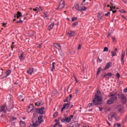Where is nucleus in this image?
Masks as SVG:
<instances>
[{
  "instance_id": "f257e3e1",
  "label": "nucleus",
  "mask_w": 127,
  "mask_h": 127,
  "mask_svg": "<svg viewBox=\"0 0 127 127\" xmlns=\"http://www.w3.org/2000/svg\"><path fill=\"white\" fill-rule=\"evenodd\" d=\"M97 94L98 95H97ZM101 91L99 90L97 91V93H95V97L93 99L92 102L93 105L95 106H99V105H102L101 101H102V97L100 96L101 95Z\"/></svg>"
},
{
  "instance_id": "f03ea898",
  "label": "nucleus",
  "mask_w": 127,
  "mask_h": 127,
  "mask_svg": "<svg viewBox=\"0 0 127 127\" xmlns=\"http://www.w3.org/2000/svg\"><path fill=\"white\" fill-rule=\"evenodd\" d=\"M118 96L119 98H121V102L123 104H126L127 103V97L125 96L123 93H120L118 94Z\"/></svg>"
},
{
  "instance_id": "7ed1b4c3",
  "label": "nucleus",
  "mask_w": 127,
  "mask_h": 127,
  "mask_svg": "<svg viewBox=\"0 0 127 127\" xmlns=\"http://www.w3.org/2000/svg\"><path fill=\"white\" fill-rule=\"evenodd\" d=\"M118 92H116L114 94H111L109 97H110V99L112 100L113 101L115 102L116 100H118Z\"/></svg>"
},
{
  "instance_id": "20e7f679",
  "label": "nucleus",
  "mask_w": 127,
  "mask_h": 127,
  "mask_svg": "<svg viewBox=\"0 0 127 127\" xmlns=\"http://www.w3.org/2000/svg\"><path fill=\"white\" fill-rule=\"evenodd\" d=\"M44 107H41V108H36V112L40 115H45V112H44Z\"/></svg>"
},
{
  "instance_id": "39448f33",
  "label": "nucleus",
  "mask_w": 127,
  "mask_h": 127,
  "mask_svg": "<svg viewBox=\"0 0 127 127\" xmlns=\"http://www.w3.org/2000/svg\"><path fill=\"white\" fill-rule=\"evenodd\" d=\"M71 120L72 119L69 117H65L64 118H63L62 119H61V121L63 124H65V123L68 124L70 123V122H71Z\"/></svg>"
},
{
  "instance_id": "423d86ee",
  "label": "nucleus",
  "mask_w": 127,
  "mask_h": 127,
  "mask_svg": "<svg viewBox=\"0 0 127 127\" xmlns=\"http://www.w3.org/2000/svg\"><path fill=\"white\" fill-rule=\"evenodd\" d=\"M6 110H7V107L4 105H1L0 109V113L3 112L4 114H6Z\"/></svg>"
},
{
  "instance_id": "0eeeda50",
  "label": "nucleus",
  "mask_w": 127,
  "mask_h": 127,
  "mask_svg": "<svg viewBox=\"0 0 127 127\" xmlns=\"http://www.w3.org/2000/svg\"><path fill=\"white\" fill-rule=\"evenodd\" d=\"M112 66H113V63H112V62H108L106 66H105L104 70H106L107 69H109V68H111V67H112Z\"/></svg>"
},
{
  "instance_id": "6e6552de",
  "label": "nucleus",
  "mask_w": 127,
  "mask_h": 127,
  "mask_svg": "<svg viewBox=\"0 0 127 127\" xmlns=\"http://www.w3.org/2000/svg\"><path fill=\"white\" fill-rule=\"evenodd\" d=\"M81 124L78 123V122L75 121L72 123V126L71 127H79Z\"/></svg>"
},
{
  "instance_id": "1a4fd4ad",
  "label": "nucleus",
  "mask_w": 127,
  "mask_h": 127,
  "mask_svg": "<svg viewBox=\"0 0 127 127\" xmlns=\"http://www.w3.org/2000/svg\"><path fill=\"white\" fill-rule=\"evenodd\" d=\"M67 35H68L69 37H73L75 35V31H70V32L67 33Z\"/></svg>"
},
{
  "instance_id": "9d476101",
  "label": "nucleus",
  "mask_w": 127,
  "mask_h": 127,
  "mask_svg": "<svg viewBox=\"0 0 127 127\" xmlns=\"http://www.w3.org/2000/svg\"><path fill=\"white\" fill-rule=\"evenodd\" d=\"M64 7H65V1H64L62 4H60L57 9H62V8H64Z\"/></svg>"
},
{
  "instance_id": "9b49d317",
  "label": "nucleus",
  "mask_w": 127,
  "mask_h": 127,
  "mask_svg": "<svg viewBox=\"0 0 127 127\" xmlns=\"http://www.w3.org/2000/svg\"><path fill=\"white\" fill-rule=\"evenodd\" d=\"M117 110H118L119 112H122L123 109H124V105H119L117 107Z\"/></svg>"
},
{
  "instance_id": "f8f14e48",
  "label": "nucleus",
  "mask_w": 127,
  "mask_h": 127,
  "mask_svg": "<svg viewBox=\"0 0 127 127\" xmlns=\"http://www.w3.org/2000/svg\"><path fill=\"white\" fill-rule=\"evenodd\" d=\"M54 45L56 48H57L59 50H61V46L59 44L54 43Z\"/></svg>"
},
{
  "instance_id": "ddd939ff",
  "label": "nucleus",
  "mask_w": 127,
  "mask_h": 127,
  "mask_svg": "<svg viewBox=\"0 0 127 127\" xmlns=\"http://www.w3.org/2000/svg\"><path fill=\"white\" fill-rule=\"evenodd\" d=\"M43 118V115H41L39 116L38 118V120L39 121V123L40 124H41V123H43V119H42Z\"/></svg>"
},
{
  "instance_id": "4468645a",
  "label": "nucleus",
  "mask_w": 127,
  "mask_h": 127,
  "mask_svg": "<svg viewBox=\"0 0 127 127\" xmlns=\"http://www.w3.org/2000/svg\"><path fill=\"white\" fill-rule=\"evenodd\" d=\"M113 75V73L112 72H109L106 74H105L103 78H109L110 77H112V75Z\"/></svg>"
},
{
  "instance_id": "2eb2a0df",
  "label": "nucleus",
  "mask_w": 127,
  "mask_h": 127,
  "mask_svg": "<svg viewBox=\"0 0 127 127\" xmlns=\"http://www.w3.org/2000/svg\"><path fill=\"white\" fill-rule=\"evenodd\" d=\"M75 7L76 10H78V11H81V9H80V4H79V3H76V4L75 5Z\"/></svg>"
},
{
  "instance_id": "dca6fc26",
  "label": "nucleus",
  "mask_w": 127,
  "mask_h": 127,
  "mask_svg": "<svg viewBox=\"0 0 127 127\" xmlns=\"http://www.w3.org/2000/svg\"><path fill=\"white\" fill-rule=\"evenodd\" d=\"M43 103H42V101H38L35 103V106H37L38 107H39V106H43Z\"/></svg>"
},
{
  "instance_id": "f3484780",
  "label": "nucleus",
  "mask_w": 127,
  "mask_h": 127,
  "mask_svg": "<svg viewBox=\"0 0 127 127\" xmlns=\"http://www.w3.org/2000/svg\"><path fill=\"white\" fill-rule=\"evenodd\" d=\"M114 102L113 101L112 99H111V98L107 100V103L108 105H112V104L114 103Z\"/></svg>"
},
{
  "instance_id": "a211bd4d",
  "label": "nucleus",
  "mask_w": 127,
  "mask_h": 127,
  "mask_svg": "<svg viewBox=\"0 0 127 127\" xmlns=\"http://www.w3.org/2000/svg\"><path fill=\"white\" fill-rule=\"evenodd\" d=\"M125 55H126V53H125V52H122V57H121V61H123V64L125 62L124 61V58H125Z\"/></svg>"
},
{
  "instance_id": "6ab92c4d",
  "label": "nucleus",
  "mask_w": 127,
  "mask_h": 127,
  "mask_svg": "<svg viewBox=\"0 0 127 127\" xmlns=\"http://www.w3.org/2000/svg\"><path fill=\"white\" fill-rule=\"evenodd\" d=\"M27 73H28L29 74H30V75H31V74H32V72H33V68H30L27 70Z\"/></svg>"
},
{
  "instance_id": "aec40b11",
  "label": "nucleus",
  "mask_w": 127,
  "mask_h": 127,
  "mask_svg": "<svg viewBox=\"0 0 127 127\" xmlns=\"http://www.w3.org/2000/svg\"><path fill=\"white\" fill-rule=\"evenodd\" d=\"M110 116H111L112 118H115V119H117V117H116V116H117V113H116L115 112L111 113L110 115Z\"/></svg>"
},
{
  "instance_id": "412c9836",
  "label": "nucleus",
  "mask_w": 127,
  "mask_h": 127,
  "mask_svg": "<svg viewBox=\"0 0 127 127\" xmlns=\"http://www.w3.org/2000/svg\"><path fill=\"white\" fill-rule=\"evenodd\" d=\"M53 26H54V22H52L49 26V30L50 31L51 29L53 28Z\"/></svg>"
},
{
  "instance_id": "4be33fe9",
  "label": "nucleus",
  "mask_w": 127,
  "mask_h": 127,
  "mask_svg": "<svg viewBox=\"0 0 127 127\" xmlns=\"http://www.w3.org/2000/svg\"><path fill=\"white\" fill-rule=\"evenodd\" d=\"M64 104L66 105V109L68 110V108H70V105H71V102L68 101L67 103H64Z\"/></svg>"
},
{
  "instance_id": "5701e85b",
  "label": "nucleus",
  "mask_w": 127,
  "mask_h": 127,
  "mask_svg": "<svg viewBox=\"0 0 127 127\" xmlns=\"http://www.w3.org/2000/svg\"><path fill=\"white\" fill-rule=\"evenodd\" d=\"M102 67H99L98 68V70H97V72L96 76H99V73H100V72H101V71H102Z\"/></svg>"
},
{
  "instance_id": "b1692460",
  "label": "nucleus",
  "mask_w": 127,
  "mask_h": 127,
  "mask_svg": "<svg viewBox=\"0 0 127 127\" xmlns=\"http://www.w3.org/2000/svg\"><path fill=\"white\" fill-rule=\"evenodd\" d=\"M11 73V70L10 69H9L6 71V76L7 77V76H9V74Z\"/></svg>"
},
{
  "instance_id": "393cba45",
  "label": "nucleus",
  "mask_w": 127,
  "mask_h": 127,
  "mask_svg": "<svg viewBox=\"0 0 127 127\" xmlns=\"http://www.w3.org/2000/svg\"><path fill=\"white\" fill-rule=\"evenodd\" d=\"M111 54H112V57H114V56H117V52L114 51H112Z\"/></svg>"
},
{
  "instance_id": "a878e982",
  "label": "nucleus",
  "mask_w": 127,
  "mask_h": 127,
  "mask_svg": "<svg viewBox=\"0 0 127 127\" xmlns=\"http://www.w3.org/2000/svg\"><path fill=\"white\" fill-rule=\"evenodd\" d=\"M52 68L51 69V71H52L53 72L55 70V63H53L52 64Z\"/></svg>"
},
{
  "instance_id": "bb28decb",
  "label": "nucleus",
  "mask_w": 127,
  "mask_h": 127,
  "mask_svg": "<svg viewBox=\"0 0 127 127\" xmlns=\"http://www.w3.org/2000/svg\"><path fill=\"white\" fill-rule=\"evenodd\" d=\"M16 15L20 17H22V14L21 13V12L18 11L17 12Z\"/></svg>"
},
{
  "instance_id": "cd10ccee",
  "label": "nucleus",
  "mask_w": 127,
  "mask_h": 127,
  "mask_svg": "<svg viewBox=\"0 0 127 127\" xmlns=\"http://www.w3.org/2000/svg\"><path fill=\"white\" fill-rule=\"evenodd\" d=\"M114 127H122V125L121 124L117 123L114 125Z\"/></svg>"
},
{
  "instance_id": "c85d7f7f",
  "label": "nucleus",
  "mask_w": 127,
  "mask_h": 127,
  "mask_svg": "<svg viewBox=\"0 0 127 127\" xmlns=\"http://www.w3.org/2000/svg\"><path fill=\"white\" fill-rule=\"evenodd\" d=\"M66 107H67V104H64L63 107L61 109V112H63L66 109Z\"/></svg>"
},
{
  "instance_id": "c756f323",
  "label": "nucleus",
  "mask_w": 127,
  "mask_h": 127,
  "mask_svg": "<svg viewBox=\"0 0 127 127\" xmlns=\"http://www.w3.org/2000/svg\"><path fill=\"white\" fill-rule=\"evenodd\" d=\"M30 108L32 109L30 111V112L28 111V113L31 112L32 111V110H33V105L31 104V105H29L28 106V109H30Z\"/></svg>"
},
{
  "instance_id": "7c9ffc66",
  "label": "nucleus",
  "mask_w": 127,
  "mask_h": 127,
  "mask_svg": "<svg viewBox=\"0 0 127 127\" xmlns=\"http://www.w3.org/2000/svg\"><path fill=\"white\" fill-rule=\"evenodd\" d=\"M24 55V53H22L21 55H20V56L19 57V59H20V60H21V59H24V56H23Z\"/></svg>"
},
{
  "instance_id": "2f4dec72",
  "label": "nucleus",
  "mask_w": 127,
  "mask_h": 127,
  "mask_svg": "<svg viewBox=\"0 0 127 127\" xmlns=\"http://www.w3.org/2000/svg\"><path fill=\"white\" fill-rule=\"evenodd\" d=\"M78 22H74L72 24L71 27H75L76 26V25H78Z\"/></svg>"
},
{
  "instance_id": "473e14b6",
  "label": "nucleus",
  "mask_w": 127,
  "mask_h": 127,
  "mask_svg": "<svg viewBox=\"0 0 127 127\" xmlns=\"http://www.w3.org/2000/svg\"><path fill=\"white\" fill-rule=\"evenodd\" d=\"M102 15L101 14V13H99L98 15V20H101V19H102Z\"/></svg>"
},
{
  "instance_id": "72a5a7b5",
  "label": "nucleus",
  "mask_w": 127,
  "mask_h": 127,
  "mask_svg": "<svg viewBox=\"0 0 127 127\" xmlns=\"http://www.w3.org/2000/svg\"><path fill=\"white\" fill-rule=\"evenodd\" d=\"M77 19H78L77 17H73L72 18V21H75V20H77Z\"/></svg>"
},
{
  "instance_id": "f704fd0d",
  "label": "nucleus",
  "mask_w": 127,
  "mask_h": 127,
  "mask_svg": "<svg viewBox=\"0 0 127 127\" xmlns=\"http://www.w3.org/2000/svg\"><path fill=\"white\" fill-rule=\"evenodd\" d=\"M110 111H112V109L110 108H108L107 107L106 108V110H105V112H110Z\"/></svg>"
},
{
  "instance_id": "c9c22d12",
  "label": "nucleus",
  "mask_w": 127,
  "mask_h": 127,
  "mask_svg": "<svg viewBox=\"0 0 127 127\" xmlns=\"http://www.w3.org/2000/svg\"><path fill=\"white\" fill-rule=\"evenodd\" d=\"M104 52H108L109 51V48H108V47H105L104 49Z\"/></svg>"
},
{
  "instance_id": "e433bc0d",
  "label": "nucleus",
  "mask_w": 127,
  "mask_h": 127,
  "mask_svg": "<svg viewBox=\"0 0 127 127\" xmlns=\"http://www.w3.org/2000/svg\"><path fill=\"white\" fill-rule=\"evenodd\" d=\"M82 10L85 11V10H87V7L86 6H84V7L81 8V9H80V11H82Z\"/></svg>"
},
{
  "instance_id": "4c0bfd02",
  "label": "nucleus",
  "mask_w": 127,
  "mask_h": 127,
  "mask_svg": "<svg viewBox=\"0 0 127 127\" xmlns=\"http://www.w3.org/2000/svg\"><path fill=\"white\" fill-rule=\"evenodd\" d=\"M108 119L109 121H110V122H112V121H113V118L111 115L108 116Z\"/></svg>"
},
{
  "instance_id": "58836bf2",
  "label": "nucleus",
  "mask_w": 127,
  "mask_h": 127,
  "mask_svg": "<svg viewBox=\"0 0 127 127\" xmlns=\"http://www.w3.org/2000/svg\"><path fill=\"white\" fill-rule=\"evenodd\" d=\"M44 16L45 17H48L49 16V15L47 14V12H44Z\"/></svg>"
},
{
  "instance_id": "ea45409f",
  "label": "nucleus",
  "mask_w": 127,
  "mask_h": 127,
  "mask_svg": "<svg viewBox=\"0 0 127 127\" xmlns=\"http://www.w3.org/2000/svg\"><path fill=\"white\" fill-rule=\"evenodd\" d=\"M23 22V20H19V21H17L15 23H22Z\"/></svg>"
},
{
  "instance_id": "a19ab883",
  "label": "nucleus",
  "mask_w": 127,
  "mask_h": 127,
  "mask_svg": "<svg viewBox=\"0 0 127 127\" xmlns=\"http://www.w3.org/2000/svg\"><path fill=\"white\" fill-rule=\"evenodd\" d=\"M29 36H30L31 37L33 36V35H34V32H33L32 33H29Z\"/></svg>"
},
{
  "instance_id": "79ce46f5",
  "label": "nucleus",
  "mask_w": 127,
  "mask_h": 127,
  "mask_svg": "<svg viewBox=\"0 0 127 127\" xmlns=\"http://www.w3.org/2000/svg\"><path fill=\"white\" fill-rule=\"evenodd\" d=\"M94 104H93V103H89L88 104V107H89V108H91V107H94Z\"/></svg>"
},
{
  "instance_id": "37998d69",
  "label": "nucleus",
  "mask_w": 127,
  "mask_h": 127,
  "mask_svg": "<svg viewBox=\"0 0 127 127\" xmlns=\"http://www.w3.org/2000/svg\"><path fill=\"white\" fill-rule=\"evenodd\" d=\"M112 35V31H109L108 32V35L107 37H110V36Z\"/></svg>"
},
{
  "instance_id": "c03bdc74",
  "label": "nucleus",
  "mask_w": 127,
  "mask_h": 127,
  "mask_svg": "<svg viewBox=\"0 0 127 127\" xmlns=\"http://www.w3.org/2000/svg\"><path fill=\"white\" fill-rule=\"evenodd\" d=\"M69 101V96L66 97V98L65 100H64V102H68Z\"/></svg>"
},
{
  "instance_id": "a18cd8bd",
  "label": "nucleus",
  "mask_w": 127,
  "mask_h": 127,
  "mask_svg": "<svg viewBox=\"0 0 127 127\" xmlns=\"http://www.w3.org/2000/svg\"><path fill=\"white\" fill-rule=\"evenodd\" d=\"M54 118H56V117H57V116H58V112H56L54 114Z\"/></svg>"
},
{
  "instance_id": "49530a36",
  "label": "nucleus",
  "mask_w": 127,
  "mask_h": 127,
  "mask_svg": "<svg viewBox=\"0 0 127 127\" xmlns=\"http://www.w3.org/2000/svg\"><path fill=\"white\" fill-rule=\"evenodd\" d=\"M38 126H39V125L37 123H34V124H33V126L34 127H38Z\"/></svg>"
},
{
  "instance_id": "de8ad7c7",
  "label": "nucleus",
  "mask_w": 127,
  "mask_h": 127,
  "mask_svg": "<svg viewBox=\"0 0 127 127\" xmlns=\"http://www.w3.org/2000/svg\"><path fill=\"white\" fill-rule=\"evenodd\" d=\"M9 107H10V109H13V108H14V105L13 104H11L9 106Z\"/></svg>"
},
{
  "instance_id": "09e8293b",
  "label": "nucleus",
  "mask_w": 127,
  "mask_h": 127,
  "mask_svg": "<svg viewBox=\"0 0 127 127\" xmlns=\"http://www.w3.org/2000/svg\"><path fill=\"white\" fill-rule=\"evenodd\" d=\"M116 76H117V78H120V77H121V74H120V73L118 72L116 74Z\"/></svg>"
},
{
  "instance_id": "8fccbe9b",
  "label": "nucleus",
  "mask_w": 127,
  "mask_h": 127,
  "mask_svg": "<svg viewBox=\"0 0 127 127\" xmlns=\"http://www.w3.org/2000/svg\"><path fill=\"white\" fill-rule=\"evenodd\" d=\"M33 10H34V11H37V10H38V9H39V8L37 7L35 8H33Z\"/></svg>"
},
{
  "instance_id": "3c124183",
  "label": "nucleus",
  "mask_w": 127,
  "mask_h": 127,
  "mask_svg": "<svg viewBox=\"0 0 127 127\" xmlns=\"http://www.w3.org/2000/svg\"><path fill=\"white\" fill-rule=\"evenodd\" d=\"M119 11L120 12H122L123 13H124V12H126V10L124 9L120 10Z\"/></svg>"
},
{
  "instance_id": "603ef678",
  "label": "nucleus",
  "mask_w": 127,
  "mask_h": 127,
  "mask_svg": "<svg viewBox=\"0 0 127 127\" xmlns=\"http://www.w3.org/2000/svg\"><path fill=\"white\" fill-rule=\"evenodd\" d=\"M20 125H24L25 126V123L23 121H20Z\"/></svg>"
},
{
  "instance_id": "864d4df0",
  "label": "nucleus",
  "mask_w": 127,
  "mask_h": 127,
  "mask_svg": "<svg viewBox=\"0 0 127 127\" xmlns=\"http://www.w3.org/2000/svg\"><path fill=\"white\" fill-rule=\"evenodd\" d=\"M124 93H127V88H125L124 90H123Z\"/></svg>"
},
{
  "instance_id": "5fc2aeb1",
  "label": "nucleus",
  "mask_w": 127,
  "mask_h": 127,
  "mask_svg": "<svg viewBox=\"0 0 127 127\" xmlns=\"http://www.w3.org/2000/svg\"><path fill=\"white\" fill-rule=\"evenodd\" d=\"M39 9H41L42 11H43V9H42V7H41V6H39Z\"/></svg>"
},
{
  "instance_id": "6e6d98bb",
  "label": "nucleus",
  "mask_w": 127,
  "mask_h": 127,
  "mask_svg": "<svg viewBox=\"0 0 127 127\" xmlns=\"http://www.w3.org/2000/svg\"><path fill=\"white\" fill-rule=\"evenodd\" d=\"M60 120V118H59V120L55 119V121H54V122H55V123H56V122H59Z\"/></svg>"
},
{
  "instance_id": "4d7b16f0",
  "label": "nucleus",
  "mask_w": 127,
  "mask_h": 127,
  "mask_svg": "<svg viewBox=\"0 0 127 127\" xmlns=\"http://www.w3.org/2000/svg\"><path fill=\"white\" fill-rule=\"evenodd\" d=\"M71 99H72V94H69V101H71Z\"/></svg>"
},
{
  "instance_id": "13d9d810",
  "label": "nucleus",
  "mask_w": 127,
  "mask_h": 127,
  "mask_svg": "<svg viewBox=\"0 0 127 127\" xmlns=\"http://www.w3.org/2000/svg\"><path fill=\"white\" fill-rule=\"evenodd\" d=\"M7 77V76L6 75H5V76H3V77H1L0 79H1V80H2V79H4V78H6Z\"/></svg>"
},
{
  "instance_id": "bf43d9fd",
  "label": "nucleus",
  "mask_w": 127,
  "mask_h": 127,
  "mask_svg": "<svg viewBox=\"0 0 127 127\" xmlns=\"http://www.w3.org/2000/svg\"><path fill=\"white\" fill-rule=\"evenodd\" d=\"M42 46V44H40L38 46V48H41Z\"/></svg>"
},
{
  "instance_id": "052dcab7",
  "label": "nucleus",
  "mask_w": 127,
  "mask_h": 127,
  "mask_svg": "<svg viewBox=\"0 0 127 127\" xmlns=\"http://www.w3.org/2000/svg\"><path fill=\"white\" fill-rule=\"evenodd\" d=\"M112 38L113 41H116V37H112Z\"/></svg>"
},
{
  "instance_id": "680f3d73",
  "label": "nucleus",
  "mask_w": 127,
  "mask_h": 127,
  "mask_svg": "<svg viewBox=\"0 0 127 127\" xmlns=\"http://www.w3.org/2000/svg\"><path fill=\"white\" fill-rule=\"evenodd\" d=\"M22 97H23L22 95H19V100H21V99H22Z\"/></svg>"
},
{
  "instance_id": "e2e57ef3",
  "label": "nucleus",
  "mask_w": 127,
  "mask_h": 127,
  "mask_svg": "<svg viewBox=\"0 0 127 127\" xmlns=\"http://www.w3.org/2000/svg\"><path fill=\"white\" fill-rule=\"evenodd\" d=\"M73 77L75 80V81H77V76L75 75V74H73Z\"/></svg>"
},
{
  "instance_id": "0e129e2a",
  "label": "nucleus",
  "mask_w": 127,
  "mask_h": 127,
  "mask_svg": "<svg viewBox=\"0 0 127 127\" xmlns=\"http://www.w3.org/2000/svg\"><path fill=\"white\" fill-rule=\"evenodd\" d=\"M68 118H70V119H72V118H74V116L71 115Z\"/></svg>"
},
{
  "instance_id": "69168bd1",
  "label": "nucleus",
  "mask_w": 127,
  "mask_h": 127,
  "mask_svg": "<svg viewBox=\"0 0 127 127\" xmlns=\"http://www.w3.org/2000/svg\"><path fill=\"white\" fill-rule=\"evenodd\" d=\"M122 17H123V18H124L125 19H127V17H126V16H125V15H122Z\"/></svg>"
},
{
  "instance_id": "338daca9",
  "label": "nucleus",
  "mask_w": 127,
  "mask_h": 127,
  "mask_svg": "<svg viewBox=\"0 0 127 127\" xmlns=\"http://www.w3.org/2000/svg\"><path fill=\"white\" fill-rule=\"evenodd\" d=\"M77 49H78V50H79V49H81V44H79V45Z\"/></svg>"
},
{
  "instance_id": "774afa93",
  "label": "nucleus",
  "mask_w": 127,
  "mask_h": 127,
  "mask_svg": "<svg viewBox=\"0 0 127 127\" xmlns=\"http://www.w3.org/2000/svg\"><path fill=\"white\" fill-rule=\"evenodd\" d=\"M123 1H124V2H125V3H127V0H122Z\"/></svg>"
}]
</instances>
